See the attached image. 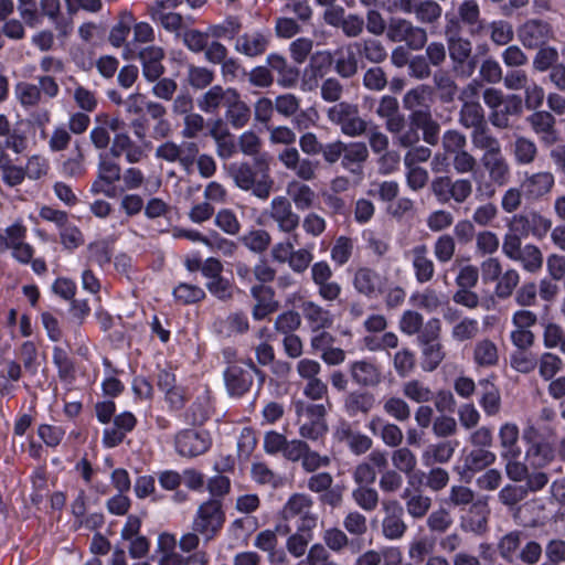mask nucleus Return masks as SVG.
I'll list each match as a JSON object with an SVG mask.
<instances>
[{
    "instance_id": "obj_41",
    "label": "nucleus",
    "mask_w": 565,
    "mask_h": 565,
    "mask_svg": "<svg viewBox=\"0 0 565 565\" xmlns=\"http://www.w3.org/2000/svg\"><path fill=\"white\" fill-rule=\"evenodd\" d=\"M525 458L531 467L535 469H542L554 460V447L551 443L544 440L532 447H527L525 451Z\"/></svg>"
},
{
    "instance_id": "obj_52",
    "label": "nucleus",
    "mask_w": 565,
    "mask_h": 565,
    "mask_svg": "<svg viewBox=\"0 0 565 565\" xmlns=\"http://www.w3.org/2000/svg\"><path fill=\"white\" fill-rule=\"evenodd\" d=\"M370 151L367 145L363 141H354L345 143L344 157L342 159V166L350 168L352 166H361L367 161Z\"/></svg>"
},
{
    "instance_id": "obj_42",
    "label": "nucleus",
    "mask_w": 565,
    "mask_h": 565,
    "mask_svg": "<svg viewBox=\"0 0 565 565\" xmlns=\"http://www.w3.org/2000/svg\"><path fill=\"white\" fill-rule=\"evenodd\" d=\"M355 50L369 62L381 64L387 58V51L382 41L369 38L354 43Z\"/></svg>"
},
{
    "instance_id": "obj_3",
    "label": "nucleus",
    "mask_w": 565,
    "mask_h": 565,
    "mask_svg": "<svg viewBox=\"0 0 565 565\" xmlns=\"http://www.w3.org/2000/svg\"><path fill=\"white\" fill-rule=\"evenodd\" d=\"M441 149L450 154L451 168L459 175L476 173L479 170V162L476 156L467 149L468 139L465 134L457 129L444 131Z\"/></svg>"
},
{
    "instance_id": "obj_30",
    "label": "nucleus",
    "mask_w": 565,
    "mask_h": 565,
    "mask_svg": "<svg viewBox=\"0 0 565 565\" xmlns=\"http://www.w3.org/2000/svg\"><path fill=\"white\" fill-rule=\"evenodd\" d=\"M511 152L516 164L531 166L539 156V148L532 139L520 135L515 136Z\"/></svg>"
},
{
    "instance_id": "obj_11",
    "label": "nucleus",
    "mask_w": 565,
    "mask_h": 565,
    "mask_svg": "<svg viewBox=\"0 0 565 565\" xmlns=\"http://www.w3.org/2000/svg\"><path fill=\"white\" fill-rule=\"evenodd\" d=\"M312 499L303 493H294L281 510V518L285 521H292L299 518L305 530H312L317 525V515L311 513Z\"/></svg>"
},
{
    "instance_id": "obj_44",
    "label": "nucleus",
    "mask_w": 565,
    "mask_h": 565,
    "mask_svg": "<svg viewBox=\"0 0 565 565\" xmlns=\"http://www.w3.org/2000/svg\"><path fill=\"white\" fill-rule=\"evenodd\" d=\"M405 507L407 514L416 520L426 516L431 508V499L422 492L412 493L408 489L404 492Z\"/></svg>"
},
{
    "instance_id": "obj_43",
    "label": "nucleus",
    "mask_w": 565,
    "mask_h": 565,
    "mask_svg": "<svg viewBox=\"0 0 565 565\" xmlns=\"http://www.w3.org/2000/svg\"><path fill=\"white\" fill-rule=\"evenodd\" d=\"M403 396L414 403H429L434 397L433 390L422 380L412 379L402 385Z\"/></svg>"
},
{
    "instance_id": "obj_33",
    "label": "nucleus",
    "mask_w": 565,
    "mask_h": 565,
    "mask_svg": "<svg viewBox=\"0 0 565 565\" xmlns=\"http://www.w3.org/2000/svg\"><path fill=\"white\" fill-rule=\"evenodd\" d=\"M455 446L450 440L430 444L423 451L422 459L426 466L447 463L454 457Z\"/></svg>"
},
{
    "instance_id": "obj_59",
    "label": "nucleus",
    "mask_w": 565,
    "mask_h": 565,
    "mask_svg": "<svg viewBox=\"0 0 565 565\" xmlns=\"http://www.w3.org/2000/svg\"><path fill=\"white\" fill-rule=\"evenodd\" d=\"M312 530H305L303 526H298L296 533L289 536L287 540V550L295 557L305 555L308 544L312 539Z\"/></svg>"
},
{
    "instance_id": "obj_26",
    "label": "nucleus",
    "mask_w": 565,
    "mask_h": 565,
    "mask_svg": "<svg viewBox=\"0 0 565 565\" xmlns=\"http://www.w3.org/2000/svg\"><path fill=\"white\" fill-rule=\"evenodd\" d=\"M354 44L335 51L334 71L341 78H352L359 72V58Z\"/></svg>"
},
{
    "instance_id": "obj_2",
    "label": "nucleus",
    "mask_w": 565,
    "mask_h": 565,
    "mask_svg": "<svg viewBox=\"0 0 565 565\" xmlns=\"http://www.w3.org/2000/svg\"><path fill=\"white\" fill-rule=\"evenodd\" d=\"M269 157H257L255 160L254 167L260 173L259 179L248 162L232 163L228 167V174L238 189L252 191L256 198L266 200L274 186V180L269 174Z\"/></svg>"
},
{
    "instance_id": "obj_54",
    "label": "nucleus",
    "mask_w": 565,
    "mask_h": 565,
    "mask_svg": "<svg viewBox=\"0 0 565 565\" xmlns=\"http://www.w3.org/2000/svg\"><path fill=\"white\" fill-rule=\"evenodd\" d=\"M135 23V18L131 12H122L120 14L119 22L111 29L109 33V42L115 47H120L131 30Z\"/></svg>"
},
{
    "instance_id": "obj_20",
    "label": "nucleus",
    "mask_w": 565,
    "mask_h": 565,
    "mask_svg": "<svg viewBox=\"0 0 565 565\" xmlns=\"http://www.w3.org/2000/svg\"><path fill=\"white\" fill-rule=\"evenodd\" d=\"M375 407V395L367 391H353L345 395L343 409L349 417H366Z\"/></svg>"
},
{
    "instance_id": "obj_17",
    "label": "nucleus",
    "mask_w": 565,
    "mask_h": 565,
    "mask_svg": "<svg viewBox=\"0 0 565 565\" xmlns=\"http://www.w3.org/2000/svg\"><path fill=\"white\" fill-rule=\"evenodd\" d=\"M533 132L537 135L541 141L546 146H553L558 141L555 117L546 110H537L527 117Z\"/></svg>"
},
{
    "instance_id": "obj_31",
    "label": "nucleus",
    "mask_w": 565,
    "mask_h": 565,
    "mask_svg": "<svg viewBox=\"0 0 565 565\" xmlns=\"http://www.w3.org/2000/svg\"><path fill=\"white\" fill-rule=\"evenodd\" d=\"M303 317L312 332L328 329L332 326V317L329 310L313 301H306L301 306Z\"/></svg>"
},
{
    "instance_id": "obj_38",
    "label": "nucleus",
    "mask_w": 565,
    "mask_h": 565,
    "mask_svg": "<svg viewBox=\"0 0 565 565\" xmlns=\"http://www.w3.org/2000/svg\"><path fill=\"white\" fill-rule=\"evenodd\" d=\"M523 532L513 530L501 536L497 543V551L499 556L512 563L516 558V554L522 545Z\"/></svg>"
},
{
    "instance_id": "obj_10",
    "label": "nucleus",
    "mask_w": 565,
    "mask_h": 565,
    "mask_svg": "<svg viewBox=\"0 0 565 565\" xmlns=\"http://www.w3.org/2000/svg\"><path fill=\"white\" fill-rule=\"evenodd\" d=\"M555 175L552 171L543 170H527L523 174L521 186L524 191V196L531 201H537L548 195L555 186Z\"/></svg>"
},
{
    "instance_id": "obj_49",
    "label": "nucleus",
    "mask_w": 565,
    "mask_h": 565,
    "mask_svg": "<svg viewBox=\"0 0 565 565\" xmlns=\"http://www.w3.org/2000/svg\"><path fill=\"white\" fill-rule=\"evenodd\" d=\"M394 470L406 476L412 475L417 467L415 454L408 447H397L391 455Z\"/></svg>"
},
{
    "instance_id": "obj_32",
    "label": "nucleus",
    "mask_w": 565,
    "mask_h": 565,
    "mask_svg": "<svg viewBox=\"0 0 565 565\" xmlns=\"http://www.w3.org/2000/svg\"><path fill=\"white\" fill-rule=\"evenodd\" d=\"M210 136L216 143L217 156L228 159L236 152V143L231 132L223 127L222 119H217L210 130Z\"/></svg>"
},
{
    "instance_id": "obj_35",
    "label": "nucleus",
    "mask_w": 565,
    "mask_h": 565,
    "mask_svg": "<svg viewBox=\"0 0 565 565\" xmlns=\"http://www.w3.org/2000/svg\"><path fill=\"white\" fill-rule=\"evenodd\" d=\"M286 192L290 196L291 202L299 210H309L315 204L316 193L303 182L297 180L288 182Z\"/></svg>"
},
{
    "instance_id": "obj_51",
    "label": "nucleus",
    "mask_w": 565,
    "mask_h": 565,
    "mask_svg": "<svg viewBox=\"0 0 565 565\" xmlns=\"http://www.w3.org/2000/svg\"><path fill=\"white\" fill-rule=\"evenodd\" d=\"M433 79L440 102L445 104L452 103L458 93V86L451 76L446 72H437Z\"/></svg>"
},
{
    "instance_id": "obj_8",
    "label": "nucleus",
    "mask_w": 565,
    "mask_h": 565,
    "mask_svg": "<svg viewBox=\"0 0 565 565\" xmlns=\"http://www.w3.org/2000/svg\"><path fill=\"white\" fill-rule=\"evenodd\" d=\"M199 151L198 143L193 141H182L181 143L166 141L157 147L154 154L156 158L170 163L179 162L182 169L190 174Z\"/></svg>"
},
{
    "instance_id": "obj_46",
    "label": "nucleus",
    "mask_w": 565,
    "mask_h": 565,
    "mask_svg": "<svg viewBox=\"0 0 565 565\" xmlns=\"http://www.w3.org/2000/svg\"><path fill=\"white\" fill-rule=\"evenodd\" d=\"M514 262H520L525 271L536 274L544 264L543 253L539 246L525 244Z\"/></svg>"
},
{
    "instance_id": "obj_12",
    "label": "nucleus",
    "mask_w": 565,
    "mask_h": 565,
    "mask_svg": "<svg viewBox=\"0 0 565 565\" xmlns=\"http://www.w3.org/2000/svg\"><path fill=\"white\" fill-rule=\"evenodd\" d=\"M448 51L454 72L460 77H470L477 67L476 58L471 57V43L462 38H451L448 41Z\"/></svg>"
},
{
    "instance_id": "obj_6",
    "label": "nucleus",
    "mask_w": 565,
    "mask_h": 565,
    "mask_svg": "<svg viewBox=\"0 0 565 565\" xmlns=\"http://www.w3.org/2000/svg\"><path fill=\"white\" fill-rule=\"evenodd\" d=\"M430 190L439 202L448 203L452 201L462 204L472 195L473 185L470 179H454L445 174L433 179Z\"/></svg>"
},
{
    "instance_id": "obj_34",
    "label": "nucleus",
    "mask_w": 565,
    "mask_h": 565,
    "mask_svg": "<svg viewBox=\"0 0 565 565\" xmlns=\"http://www.w3.org/2000/svg\"><path fill=\"white\" fill-rule=\"evenodd\" d=\"M225 118L227 122L235 129H241L248 124L250 119V109L248 105L242 100L238 92L227 104Z\"/></svg>"
},
{
    "instance_id": "obj_21",
    "label": "nucleus",
    "mask_w": 565,
    "mask_h": 565,
    "mask_svg": "<svg viewBox=\"0 0 565 565\" xmlns=\"http://www.w3.org/2000/svg\"><path fill=\"white\" fill-rule=\"evenodd\" d=\"M236 93L235 88L214 85L198 99V106L205 114H214L222 106L226 108Z\"/></svg>"
},
{
    "instance_id": "obj_23",
    "label": "nucleus",
    "mask_w": 565,
    "mask_h": 565,
    "mask_svg": "<svg viewBox=\"0 0 565 565\" xmlns=\"http://www.w3.org/2000/svg\"><path fill=\"white\" fill-rule=\"evenodd\" d=\"M139 58L142 64V75L149 82H156L164 72L162 60L164 58V51L160 46L149 45L139 52Z\"/></svg>"
},
{
    "instance_id": "obj_62",
    "label": "nucleus",
    "mask_w": 565,
    "mask_h": 565,
    "mask_svg": "<svg viewBox=\"0 0 565 565\" xmlns=\"http://www.w3.org/2000/svg\"><path fill=\"white\" fill-rule=\"evenodd\" d=\"M520 281V275L515 269H508L498 279L494 294L499 299L509 298Z\"/></svg>"
},
{
    "instance_id": "obj_29",
    "label": "nucleus",
    "mask_w": 565,
    "mask_h": 565,
    "mask_svg": "<svg viewBox=\"0 0 565 565\" xmlns=\"http://www.w3.org/2000/svg\"><path fill=\"white\" fill-rule=\"evenodd\" d=\"M472 355L473 362L483 369L497 366L500 359L498 345L487 338L475 343Z\"/></svg>"
},
{
    "instance_id": "obj_63",
    "label": "nucleus",
    "mask_w": 565,
    "mask_h": 565,
    "mask_svg": "<svg viewBox=\"0 0 565 565\" xmlns=\"http://www.w3.org/2000/svg\"><path fill=\"white\" fill-rule=\"evenodd\" d=\"M242 242L249 250L264 253L271 243V236L265 230H255L244 235Z\"/></svg>"
},
{
    "instance_id": "obj_60",
    "label": "nucleus",
    "mask_w": 565,
    "mask_h": 565,
    "mask_svg": "<svg viewBox=\"0 0 565 565\" xmlns=\"http://www.w3.org/2000/svg\"><path fill=\"white\" fill-rule=\"evenodd\" d=\"M355 503L365 511H373L379 504V492L370 486H359L352 491Z\"/></svg>"
},
{
    "instance_id": "obj_24",
    "label": "nucleus",
    "mask_w": 565,
    "mask_h": 565,
    "mask_svg": "<svg viewBox=\"0 0 565 565\" xmlns=\"http://www.w3.org/2000/svg\"><path fill=\"white\" fill-rule=\"evenodd\" d=\"M268 45L269 40L262 32H246L236 39L234 50L246 57L255 58L263 55Z\"/></svg>"
},
{
    "instance_id": "obj_50",
    "label": "nucleus",
    "mask_w": 565,
    "mask_h": 565,
    "mask_svg": "<svg viewBox=\"0 0 565 565\" xmlns=\"http://www.w3.org/2000/svg\"><path fill=\"white\" fill-rule=\"evenodd\" d=\"M497 460L494 452L478 448L471 450L465 458V467L472 472H479L490 467Z\"/></svg>"
},
{
    "instance_id": "obj_40",
    "label": "nucleus",
    "mask_w": 565,
    "mask_h": 565,
    "mask_svg": "<svg viewBox=\"0 0 565 565\" xmlns=\"http://www.w3.org/2000/svg\"><path fill=\"white\" fill-rule=\"evenodd\" d=\"M472 145L476 149L482 151V157H487L502 150L500 140L490 132L488 125L471 131Z\"/></svg>"
},
{
    "instance_id": "obj_28",
    "label": "nucleus",
    "mask_w": 565,
    "mask_h": 565,
    "mask_svg": "<svg viewBox=\"0 0 565 565\" xmlns=\"http://www.w3.org/2000/svg\"><path fill=\"white\" fill-rule=\"evenodd\" d=\"M413 268L418 282L424 284L433 279L435 274V265L428 256L426 245H417L412 249Z\"/></svg>"
},
{
    "instance_id": "obj_58",
    "label": "nucleus",
    "mask_w": 565,
    "mask_h": 565,
    "mask_svg": "<svg viewBox=\"0 0 565 565\" xmlns=\"http://www.w3.org/2000/svg\"><path fill=\"white\" fill-rule=\"evenodd\" d=\"M436 542L428 536H422L414 540L408 546V557L416 562L422 563L426 556H430L435 551Z\"/></svg>"
},
{
    "instance_id": "obj_15",
    "label": "nucleus",
    "mask_w": 565,
    "mask_h": 565,
    "mask_svg": "<svg viewBox=\"0 0 565 565\" xmlns=\"http://www.w3.org/2000/svg\"><path fill=\"white\" fill-rule=\"evenodd\" d=\"M552 36L553 30L550 23L540 19L527 20L518 29V38L527 49L542 47Z\"/></svg>"
},
{
    "instance_id": "obj_9",
    "label": "nucleus",
    "mask_w": 565,
    "mask_h": 565,
    "mask_svg": "<svg viewBox=\"0 0 565 565\" xmlns=\"http://www.w3.org/2000/svg\"><path fill=\"white\" fill-rule=\"evenodd\" d=\"M508 228L520 233L523 237L533 236L543 239L552 230V221L541 212L532 210L525 213L514 214Z\"/></svg>"
},
{
    "instance_id": "obj_64",
    "label": "nucleus",
    "mask_w": 565,
    "mask_h": 565,
    "mask_svg": "<svg viewBox=\"0 0 565 565\" xmlns=\"http://www.w3.org/2000/svg\"><path fill=\"white\" fill-rule=\"evenodd\" d=\"M426 524L430 532L444 534L451 527L452 518L445 508H440L427 516Z\"/></svg>"
},
{
    "instance_id": "obj_61",
    "label": "nucleus",
    "mask_w": 565,
    "mask_h": 565,
    "mask_svg": "<svg viewBox=\"0 0 565 565\" xmlns=\"http://www.w3.org/2000/svg\"><path fill=\"white\" fill-rule=\"evenodd\" d=\"M479 332L478 321L472 318H463L451 329V338L457 342H466L475 339Z\"/></svg>"
},
{
    "instance_id": "obj_7",
    "label": "nucleus",
    "mask_w": 565,
    "mask_h": 565,
    "mask_svg": "<svg viewBox=\"0 0 565 565\" xmlns=\"http://www.w3.org/2000/svg\"><path fill=\"white\" fill-rule=\"evenodd\" d=\"M386 38L393 43L404 42L409 50H422L428 40L427 31L404 18H392L388 21Z\"/></svg>"
},
{
    "instance_id": "obj_57",
    "label": "nucleus",
    "mask_w": 565,
    "mask_h": 565,
    "mask_svg": "<svg viewBox=\"0 0 565 565\" xmlns=\"http://www.w3.org/2000/svg\"><path fill=\"white\" fill-rule=\"evenodd\" d=\"M41 13L47 17L55 23V29L61 35H67L71 29V24L58 20L61 15V2L60 0H41L40 1Z\"/></svg>"
},
{
    "instance_id": "obj_36",
    "label": "nucleus",
    "mask_w": 565,
    "mask_h": 565,
    "mask_svg": "<svg viewBox=\"0 0 565 565\" xmlns=\"http://www.w3.org/2000/svg\"><path fill=\"white\" fill-rule=\"evenodd\" d=\"M459 124L472 131L487 125L482 106L479 103H465L458 114Z\"/></svg>"
},
{
    "instance_id": "obj_27",
    "label": "nucleus",
    "mask_w": 565,
    "mask_h": 565,
    "mask_svg": "<svg viewBox=\"0 0 565 565\" xmlns=\"http://www.w3.org/2000/svg\"><path fill=\"white\" fill-rule=\"evenodd\" d=\"M252 295L257 300L253 308V317L262 320L278 309V301L274 298V291L270 287L257 285L252 287Z\"/></svg>"
},
{
    "instance_id": "obj_13",
    "label": "nucleus",
    "mask_w": 565,
    "mask_h": 565,
    "mask_svg": "<svg viewBox=\"0 0 565 565\" xmlns=\"http://www.w3.org/2000/svg\"><path fill=\"white\" fill-rule=\"evenodd\" d=\"M267 214L278 230L286 234L296 231L300 224V216L294 211L291 202L282 195L271 199Z\"/></svg>"
},
{
    "instance_id": "obj_16",
    "label": "nucleus",
    "mask_w": 565,
    "mask_h": 565,
    "mask_svg": "<svg viewBox=\"0 0 565 565\" xmlns=\"http://www.w3.org/2000/svg\"><path fill=\"white\" fill-rule=\"evenodd\" d=\"M490 509L487 500L478 499L461 516L460 527L467 533L477 536L484 535L489 530Z\"/></svg>"
},
{
    "instance_id": "obj_47",
    "label": "nucleus",
    "mask_w": 565,
    "mask_h": 565,
    "mask_svg": "<svg viewBox=\"0 0 565 565\" xmlns=\"http://www.w3.org/2000/svg\"><path fill=\"white\" fill-rule=\"evenodd\" d=\"M430 87L427 85H418L409 90H407L402 99L404 109L413 113L418 109H423L428 104V97L430 95Z\"/></svg>"
},
{
    "instance_id": "obj_4",
    "label": "nucleus",
    "mask_w": 565,
    "mask_h": 565,
    "mask_svg": "<svg viewBox=\"0 0 565 565\" xmlns=\"http://www.w3.org/2000/svg\"><path fill=\"white\" fill-rule=\"evenodd\" d=\"M328 119L339 126L341 132L350 138L364 136L367 132L369 121L360 116L356 104L340 102L327 110Z\"/></svg>"
},
{
    "instance_id": "obj_55",
    "label": "nucleus",
    "mask_w": 565,
    "mask_h": 565,
    "mask_svg": "<svg viewBox=\"0 0 565 565\" xmlns=\"http://www.w3.org/2000/svg\"><path fill=\"white\" fill-rule=\"evenodd\" d=\"M385 414L394 418L396 422H406L411 418V406L399 396H390L383 404Z\"/></svg>"
},
{
    "instance_id": "obj_1",
    "label": "nucleus",
    "mask_w": 565,
    "mask_h": 565,
    "mask_svg": "<svg viewBox=\"0 0 565 565\" xmlns=\"http://www.w3.org/2000/svg\"><path fill=\"white\" fill-rule=\"evenodd\" d=\"M268 131L271 143L286 146L278 153V160L285 169L292 171L299 180L306 182L316 180L320 162L301 157L300 151L292 147L297 140L296 132L287 126L269 127Z\"/></svg>"
},
{
    "instance_id": "obj_45",
    "label": "nucleus",
    "mask_w": 565,
    "mask_h": 565,
    "mask_svg": "<svg viewBox=\"0 0 565 565\" xmlns=\"http://www.w3.org/2000/svg\"><path fill=\"white\" fill-rule=\"evenodd\" d=\"M414 18L419 24L434 25L443 15V8L436 0H418Z\"/></svg>"
},
{
    "instance_id": "obj_22",
    "label": "nucleus",
    "mask_w": 565,
    "mask_h": 565,
    "mask_svg": "<svg viewBox=\"0 0 565 565\" xmlns=\"http://www.w3.org/2000/svg\"><path fill=\"white\" fill-rule=\"evenodd\" d=\"M481 163L493 184L503 186L509 182L511 167L502 150L487 157H481Z\"/></svg>"
},
{
    "instance_id": "obj_25",
    "label": "nucleus",
    "mask_w": 565,
    "mask_h": 565,
    "mask_svg": "<svg viewBox=\"0 0 565 565\" xmlns=\"http://www.w3.org/2000/svg\"><path fill=\"white\" fill-rule=\"evenodd\" d=\"M339 441L345 443L349 449L356 456L366 454L373 446V440L367 435L353 430L351 425L342 423L335 430Z\"/></svg>"
},
{
    "instance_id": "obj_5",
    "label": "nucleus",
    "mask_w": 565,
    "mask_h": 565,
    "mask_svg": "<svg viewBox=\"0 0 565 565\" xmlns=\"http://www.w3.org/2000/svg\"><path fill=\"white\" fill-rule=\"evenodd\" d=\"M225 522V513L220 500L211 499L202 503L192 522V530L200 533L205 543L214 539Z\"/></svg>"
},
{
    "instance_id": "obj_18",
    "label": "nucleus",
    "mask_w": 565,
    "mask_h": 565,
    "mask_svg": "<svg viewBox=\"0 0 565 565\" xmlns=\"http://www.w3.org/2000/svg\"><path fill=\"white\" fill-rule=\"evenodd\" d=\"M207 435L193 429L179 433L175 437V448L181 456L195 457L207 450Z\"/></svg>"
},
{
    "instance_id": "obj_48",
    "label": "nucleus",
    "mask_w": 565,
    "mask_h": 565,
    "mask_svg": "<svg viewBox=\"0 0 565 565\" xmlns=\"http://www.w3.org/2000/svg\"><path fill=\"white\" fill-rule=\"evenodd\" d=\"M483 393L480 398V405L488 416H495L501 409V395L499 388L489 381L480 382Z\"/></svg>"
},
{
    "instance_id": "obj_37",
    "label": "nucleus",
    "mask_w": 565,
    "mask_h": 565,
    "mask_svg": "<svg viewBox=\"0 0 565 565\" xmlns=\"http://www.w3.org/2000/svg\"><path fill=\"white\" fill-rule=\"evenodd\" d=\"M519 427L513 423H505L499 429V440L502 448L501 457H520L521 450L518 447Z\"/></svg>"
},
{
    "instance_id": "obj_19",
    "label": "nucleus",
    "mask_w": 565,
    "mask_h": 565,
    "mask_svg": "<svg viewBox=\"0 0 565 565\" xmlns=\"http://www.w3.org/2000/svg\"><path fill=\"white\" fill-rule=\"evenodd\" d=\"M349 373L352 381L361 387H376L382 383L381 369L367 360L354 361L350 364Z\"/></svg>"
},
{
    "instance_id": "obj_39",
    "label": "nucleus",
    "mask_w": 565,
    "mask_h": 565,
    "mask_svg": "<svg viewBox=\"0 0 565 565\" xmlns=\"http://www.w3.org/2000/svg\"><path fill=\"white\" fill-rule=\"evenodd\" d=\"M353 285L360 294L371 297L380 290L381 278L375 270L363 267L355 271Z\"/></svg>"
},
{
    "instance_id": "obj_56",
    "label": "nucleus",
    "mask_w": 565,
    "mask_h": 565,
    "mask_svg": "<svg viewBox=\"0 0 565 565\" xmlns=\"http://www.w3.org/2000/svg\"><path fill=\"white\" fill-rule=\"evenodd\" d=\"M242 30V22L237 17H227L224 21L209 28L207 34L215 39H233Z\"/></svg>"
},
{
    "instance_id": "obj_14",
    "label": "nucleus",
    "mask_w": 565,
    "mask_h": 565,
    "mask_svg": "<svg viewBox=\"0 0 565 565\" xmlns=\"http://www.w3.org/2000/svg\"><path fill=\"white\" fill-rule=\"evenodd\" d=\"M262 373L253 365L233 364L225 371V384L232 395L242 396L249 391L254 383V379Z\"/></svg>"
},
{
    "instance_id": "obj_53",
    "label": "nucleus",
    "mask_w": 565,
    "mask_h": 565,
    "mask_svg": "<svg viewBox=\"0 0 565 565\" xmlns=\"http://www.w3.org/2000/svg\"><path fill=\"white\" fill-rule=\"evenodd\" d=\"M214 81V72L204 66L189 65L186 83L194 89H204Z\"/></svg>"
}]
</instances>
